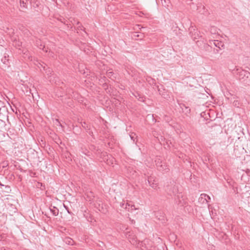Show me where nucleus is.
Wrapping results in <instances>:
<instances>
[{"label":"nucleus","mask_w":250,"mask_h":250,"mask_svg":"<svg viewBox=\"0 0 250 250\" xmlns=\"http://www.w3.org/2000/svg\"><path fill=\"white\" fill-rule=\"evenodd\" d=\"M233 73L236 75L240 80L245 81L250 76V73L241 68H236L233 70Z\"/></svg>","instance_id":"f257e3e1"},{"label":"nucleus","mask_w":250,"mask_h":250,"mask_svg":"<svg viewBox=\"0 0 250 250\" xmlns=\"http://www.w3.org/2000/svg\"><path fill=\"white\" fill-rule=\"evenodd\" d=\"M189 34L191 38L195 41L196 39H202V36L200 35V31L197 29L193 27H190L189 28Z\"/></svg>","instance_id":"f03ea898"},{"label":"nucleus","mask_w":250,"mask_h":250,"mask_svg":"<svg viewBox=\"0 0 250 250\" xmlns=\"http://www.w3.org/2000/svg\"><path fill=\"white\" fill-rule=\"evenodd\" d=\"M175 202L177 205L183 206L185 204V201L183 198L182 193H178L175 197Z\"/></svg>","instance_id":"7ed1b4c3"},{"label":"nucleus","mask_w":250,"mask_h":250,"mask_svg":"<svg viewBox=\"0 0 250 250\" xmlns=\"http://www.w3.org/2000/svg\"><path fill=\"white\" fill-rule=\"evenodd\" d=\"M147 182L149 186L154 189H156L158 187V183L152 177L148 178Z\"/></svg>","instance_id":"20e7f679"},{"label":"nucleus","mask_w":250,"mask_h":250,"mask_svg":"<svg viewBox=\"0 0 250 250\" xmlns=\"http://www.w3.org/2000/svg\"><path fill=\"white\" fill-rule=\"evenodd\" d=\"M168 194L169 195H176L177 193L178 194V189L177 186L175 185H172V187L169 188V190L167 191Z\"/></svg>","instance_id":"39448f33"},{"label":"nucleus","mask_w":250,"mask_h":250,"mask_svg":"<svg viewBox=\"0 0 250 250\" xmlns=\"http://www.w3.org/2000/svg\"><path fill=\"white\" fill-rule=\"evenodd\" d=\"M179 105L180 108L182 109L183 112L185 113L187 115L190 113V109L188 106H187L184 104H180Z\"/></svg>","instance_id":"423d86ee"},{"label":"nucleus","mask_w":250,"mask_h":250,"mask_svg":"<svg viewBox=\"0 0 250 250\" xmlns=\"http://www.w3.org/2000/svg\"><path fill=\"white\" fill-rule=\"evenodd\" d=\"M207 194L205 193H202L201 194L200 198H199V202L201 204H206L208 202V200L206 198Z\"/></svg>","instance_id":"0eeeda50"},{"label":"nucleus","mask_w":250,"mask_h":250,"mask_svg":"<svg viewBox=\"0 0 250 250\" xmlns=\"http://www.w3.org/2000/svg\"><path fill=\"white\" fill-rule=\"evenodd\" d=\"M157 169L159 171L164 172H167L169 170V168L165 162H164L162 164H161V166H159V167Z\"/></svg>","instance_id":"6e6552de"},{"label":"nucleus","mask_w":250,"mask_h":250,"mask_svg":"<svg viewBox=\"0 0 250 250\" xmlns=\"http://www.w3.org/2000/svg\"><path fill=\"white\" fill-rule=\"evenodd\" d=\"M214 42V45L218 48L219 49H221L222 48H224V43L219 41L215 40Z\"/></svg>","instance_id":"1a4fd4ad"},{"label":"nucleus","mask_w":250,"mask_h":250,"mask_svg":"<svg viewBox=\"0 0 250 250\" xmlns=\"http://www.w3.org/2000/svg\"><path fill=\"white\" fill-rule=\"evenodd\" d=\"M8 57L9 55L5 53L3 57L1 59V62H3V63L7 65H8L9 63V59H8Z\"/></svg>","instance_id":"9d476101"},{"label":"nucleus","mask_w":250,"mask_h":250,"mask_svg":"<svg viewBox=\"0 0 250 250\" xmlns=\"http://www.w3.org/2000/svg\"><path fill=\"white\" fill-rule=\"evenodd\" d=\"M50 210L51 212L53 214V215L54 216H57L59 214V209L55 207L50 208Z\"/></svg>","instance_id":"9b49d317"},{"label":"nucleus","mask_w":250,"mask_h":250,"mask_svg":"<svg viewBox=\"0 0 250 250\" xmlns=\"http://www.w3.org/2000/svg\"><path fill=\"white\" fill-rule=\"evenodd\" d=\"M200 40H198L196 41V43L197 44V45L202 49L204 45L205 44V42L203 41V39L202 38V39H200Z\"/></svg>","instance_id":"f8f14e48"},{"label":"nucleus","mask_w":250,"mask_h":250,"mask_svg":"<svg viewBox=\"0 0 250 250\" xmlns=\"http://www.w3.org/2000/svg\"><path fill=\"white\" fill-rule=\"evenodd\" d=\"M20 6L21 7L26 8H27V0H20Z\"/></svg>","instance_id":"ddd939ff"},{"label":"nucleus","mask_w":250,"mask_h":250,"mask_svg":"<svg viewBox=\"0 0 250 250\" xmlns=\"http://www.w3.org/2000/svg\"><path fill=\"white\" fill-rule=\"evenodd\" d=\"M211 47L210 46V45H209V44H208V43H205V44L204 45L202 49H204L206 51H209L211 49Z\"/></svg>","instance_id":"4468645a"},{"label":"nucleus","mask_w":250,"mask_h":250,"mask_svg":"<svg viewBox=\"0 0 250 250\" xmlns=\"http://www.w3.org/2000/svg\"><path fill=\"white\" fill-rule=\"evenodd\" d=\"M114 73L112 71L107 72V73H106L107 77L112 80H113L114 78H115V77L114 76Z\"/></svg>","instance_id":"2eb2a0df"},{"label":"nucleus","mask_w":250,"mask_h":250,"mask_svg":"<svg viewBox=\"0 0 250 250\" xmlns=\"http://www.w3.org/2000/svg\"><path fill=\"white\" fill-rule=\"evenodd\" d=\"M233 105L235 107H238L241 105V103L238 100H234L233 102Z\"/></svg>","instance_id":"dca6fc26"},{"label":"nucleus","mask_w":250,"mask_h":250,"mask_svg":"<svg viewBox=\"0 0 250 250\" xmlns=\"http://www.w3.org/2000/svg\"><path fill=\"white\" fill-rule=\"evenodd\" d=\"M130 137L131 139L132 140H133V141L134 142H135V140H136V138H137V136H136V134H135V133H134L132 132V133H131L130 134Z\"/></svg>","instance_id":"f3484780"},{"label":"nucleus","mask_w":250,"mask_h":250,"mask_svg":"<svg viewBox=\"0 0 250 250\" xmlns=\"http://www.w3.org/2000/svg\"><path fill=\"white\" fill-rule=\"evenodd\" d=\"M73 241L70 238H67L65 239V243L68 244V245H72Z\"/></svg>","instance_id":"a211bd4d"},{"label":"nucleus","mask_w":250,"mask_h":250,"mask_svg":"<svg viewBox=\"0 0 250 250\" xmlns=\"http://www.w3.org/2000/svg\"><path fill=\"white\" fill-rule=\"evenodd\" d=\"M77 24L78 25V27H77L78 30H84V28L83 27V26L82 25V24L79 21H78L77 22Z\"/></svg>","instance_id":"6ab92c4d"},{"label":"nucleus","mask_w":250,"mask_h":250,"mask_svg":"<svg viewBox=\"0 0 250 250\" xmlns=\"http://www.w3.org/2000/svg\"><path fill=\"white\" fill-rule=\"evenodd\" d=\"M155 162L157 168L159 167V166H161V164H162L164 163V162H162L159 159L155 160Z\"/></svg>","instance_id":"aec40b11"},{"label":"nucleus","mask_w":250,"mask_h":250,"mask_svg":"<svg viewBox=\"0 0 250 250\" xmlns=\"http://www.w3.org/2000/svg\"><path fill=\"white\" fill-rule=\"evenodd\" d=\"M142 37H143V35L142 34H139L137 32H134V33H133L132 37H134V38L141 37V38H142Z\"/></svg>","instance_id":"412c9836"},{"label":"nucleus","mask_w":250,"mask_h":250,"mask_svg":"<svg viewBox=\"0 0 250 250\" xmlns=\"http://www.w3.org/2000/svg\"><path fill=\"white\" fill-rule=\"evenodd\" d=\"M121 206L122 208H125L126 209H128V210H129V208L128 207H129L130 205L128 203H123Z\"/></svg>","instance_id":"4be33fe9"},{"label":"nucleus","mask_w":250,"mask_h":250,"mask_svg":"<svg viewBox=\"0 0 250 250\" xmlns=\"http://www.w3.org/2000/svg\"><path fill=\"white\" fill-rule=\"evenodd\" d=\"M63 206H64V208L66 209V210H67V212L69 214H71L72 212L69 211L68 208L66 206H65L64 204H63Z\"/></svg>","instance_id":"5701e85b"},{"label":"nucleus","mask_w":250,"mask_h":250,"mask_svg":"<svg viewBox=\"0 0 250 250\" xmlns=\"http://www.w3.org/2000/svg\"><path fill=\"white\" fill-rule=\"evenodd\" d=\"M215 40H211L209 41V44L210 45V46L212 47V45H214V42H215Z\"/></svg>","instance_id":"b1692460"},{"label":"nucleus","mask_w":250,"mask_h":250,"mask_svg":"<svg viewBox=\"0 0 250 250\" xmlns=\"http://www.w3.org/2000/svg\"><path fill=\"white\" fill-rule=\"evenodd\" d=\"M206 198L207 199V200H208V202L209 200H210V197L208 195H207V196H206Z\"/></svg>","instance_id":"393cba45"},{"label":"nucleus","mask_w":250,"mask_h":250,"mask_svg":"<svg viewBox=\"0 0 250 250\" xmlns=\"http://www.w3.org/2000/svg\"><path fill=\"white\" fill-rule=\"evenodd\" d=\"M165 120L168 121V117H167V116H165Z\"/></svg>","instance_id":"a878e982"},{"label":"nucleus","mask_w":250,"mask_h":250,"mask_svg":"<svg viewBox=\"0 0 250 250\" xmlns=\"http://www.w3.org/2000/svg\"><path fill=\"white\" fill-rule=\"evenodd\" d=\"M165 120L168 121V117H167V116H165Z\"/></svg>","instance_id":"bb28decb"},{"label":"nucleus","mask_w":250,"mask_h":250,"mask_svg":"<svg viewBox=\"0 0 250 250\" xmlns=\"http://www.w3.org/2000/svg\"><path fill=\"white\" fill-rule=\"evenodd\" d=\"M83 124L82 125V126L84 127V125H85L86 124V123L85 122H83Z\"/></svg>","instance_id":"cd10ccee"},{"label":"nucleus","mask_w":250,"mask_h":250,"mask_svg":"<svg viewBox=\"0 0 250 250\" xmlns=\"http://www.w3.org/2000/svg\"><path fill=\"white\" fill-rule=\"evenodd\" d=\"M83 124L82 125V126L84 127V125H85L86 124V123L85 122H83Z\"/></svg>","instance_id":"c85d7f7f"},{"label":"nucleus","mask_w":250,"mask_h":250,"mask_svg":"<svg viewBox=\"0 0 250 250\" xmlns=\"http://www.w3.org/2000/svg\"><path fill=\"white\" fill-rule=\"evenodd\" d=\"M83 124L82 125V126L84 127V125H85L86 124V123L85 122H83Z\"/></svg>","instance_id":"c756f323"},{"label":"nucleus","mask_w":250,"mask_h":250,"mask_svg":"<svg viewBox=\"0 0 250 250\" xmlns=\"http://www.w3.org/2000/svg\"><path fill=\"white\" fill-rule=\"evenodd\" d=\"M40 49H42V50H43L44 47L43 48H42L41 47H40Z\"/></svg>","instance_id":"7c9ffc66"},{"label":"nucleus","mask_w":250,"mask_h":250,"mask_svg":"<svg viewBox=\"0 0 250 250\" xmlns=\"http://www.w3.org/2000/svg\"><path fill=\"white\" fill-rule=\"evenodd\" d=\"M133 207L134 208V205L133 206H131V208H132Z\"/></svg>","instance_id":"2f4dec72"}]
</instances>
